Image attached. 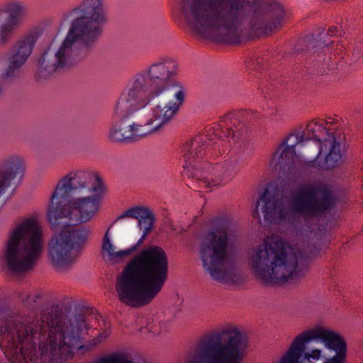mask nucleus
<instances>
[{
  "mask_svg": "<svg viewBox=\"0 0 363 363\" xmlns=\"http://www.w3.org/2000/svg\"><path fill=\"white\" fill-rule=\"evenodd\" d=\"M82 315L62 321L44 313L39 320L18 313L0 319V348L10 363H62L74 352H88L105 342L111 325L104 323L99 334L80 345L81 335L92 328Z\"/></svg>",
  "mask_w": 363,
  "mask_h": 363,
  "instance_id": "obj_1",
  "label": "nucleus"
},
{
  "mask_svg": "<svg viewBox=\"0 0 363 363\" xmlns=\"http://www.w3.org/2000/svg\"><path fill=\"white\" fill-rule=\"evenodd\" d=\"M104 192L101 179L93 172H71L57 184L48 209L55 231L48 243V257L56 269L65 270L78 261L89 230L74 225L96 216Z\"/></svg>",
  "mask_w": 363,
  "mask_h": 363,
  "instance_id": "obj_2",
  "label": "nucleus"
},
{
  "mask_svg": "<svg viewBox=\"0 0 363 363\" xmlns=\"http://www.w3.org/2000/svg\"><path fill=\"white\" fill-rule=\"evenodd\" d=\"M179 7L186 23L195 31L230 44L240 41L248 8L253 11L251 29L258 37L277 28L284 16L279 3L264 8L255 0H179Z\"/></svg>",
  "mask_w": 363,
  "mask_h": 363,
  "instance_id": "obj_3",
  "label": "nucleus"
},
{
  "mask_svg": "<svg viewBox=\"0 0 363 363\" xmlns=\"http://www.w3.org/2000/svg\"><path fill=\"white\" fill-rule=\"evenodd\" d=\"M104 0H82L72 11L66 37L55 52L47 50L38 62V74L45 77L60 68L77 64L80 60L79 45L88 47L101 36L106 21Z\"/></svg>",
  "mask_w": 363,
  "mask_h": 363,
  "instance_id": "obj_4",
  "label": "nucleus"
},
{
  "mask_svg": "<svg viewBox=\"0 0 363 363\" xmlns=\"http://www.w3.org/2000/svg\"><path fill=\"white\" fill-rule=\"evenodd\" d=\"M259 201L264 203L262 208L264 218L268 223H294L298 216L305 219L316 218L330 212L336 204V199L331 188L325 184L303 183L291 193L289 204H284L281 196L271 195L268 188L257 201L252 213L258 218Z\"/></svg>",
  "mask_w": 363,
  "mask_h": 363,
  "instance_id": "obj_5",
  "label": "nucleus"
},
{
  "mask_svg": "<svg viewBox=\"0 0 363 363\" xmlns=\"http://www.w3.org/2000/svg\"><path fill=\"white\" fill-rule=\"evenodd\" d=\"M247 259L253 274L264 286L296 284L303 277L294 248L281 239L264 240L249 250Z\"/></svg>",
  "mask_w": 363,
  "mask_h": 363,
  "instance_id": "obj_6",
  "label": "nucleus"
},
{
  "mask_svg": "<svg viewBox=\"0 0 363 363\" xmlns=\"http://www.w3.org/2000/svg\"><path fill=\"white\" fill-rule=\"evenodd\" d=\"M119 300L130 306L150 303L159 291V247L143 249L133 257L116 286Z\"/></svg>",
  "mask_w": 363,
  "mask_h": 363,
  "instance_id": "obj_7",
  "label": "nucleus"
},
{
  "mask_svg": "<svg viewBox=\"0 0 363 363\" xmlns=\"http://www.w3.org/2000/svg\"><path fill=\"white\" fill-rule=\"evenodd\" d=\"M347 343L337 332L316 326L298 335L279 363H346Z\"/></svg>",
  "mask_w": 363,
  "mask_h": 363,
  "instance_id": "obj_8",
  "label": "nucleus"
},
{
  "mask_svg": "<svg viewBox=\"0 0 363 363\" xmlns=\"http://www.w3.org/2000/svg\"><path fill=\"white\" fill-rule=\"evenodd\" d=\"M236 225L228 218H217L213 228L204 236L201 243L200 256L205 269L211 278L219 282L238 284L242 281L240 269L233 256L228 253L230 237Z\"/></svg>",
  "mask_w": 363,
  "mask_h": 363,
  "instance_id": "obj_9",
  "label": "nucleus"
},
{
  "mask_svg": "<svg viewBox=\"0 0 363 363\" xmlns=\"http://www.w3.org/2000/svg\"><path fill=\"white\" fill-rule=\"evenodd\" d=\"M44 249L43 231L35 216L23 218L8 234L2 251L3 264L19 274L32 270Z\"/></svg>",
  "mask_w": 363,
  "mask_h": 363,
  "instance_id": "obj_10",
  "label": "nucleus"
},
{
  "mask_svg": "<svg viewBox=\"0 0 363 363\" xmlns=\"http://www.w3.org/2000/svg\"><path fill=\"white\" fill-rule=\"evenodd\" d=\"M247 347L246 335L233 325L202 336L184 363H241Z\"/></svg>",
  "mask_w": 363,
  "mask_h": 363,
  "instance_id": "obj_11",
  "label": "nucleus"
},
{
  "mask_svg": "<svg viewBox=\"0 0 363 363\" xmlns=\"http://www.w3.org/2000/svg\"><path fill=\"white\" fill-rule=\"evenodd\" d=\"M213 133L206 130V134H198L193 138L186 141L183 145L182 152L184 164L182 174L192 181L188 186L197 191H201L210 184V179L203 175L206 169V163L212 155V151L218 150L221 140L213 137Z\"/></svg>",
  "mask_w": 363,
  "mask_h": 363,
  "instance_id": "obj_12",
  "label": "nucleus"
},
{
  "mask_svg": "<svg viewBox=\"0 0 363 363\" xmlns=\"http://www.w3.org/2000/svg\"><path fill=\"white\" fill-rule=\"evenodd\" d=\"M158 96L159 65L155 63L134 78L128 89L119 97L114 115L120 119L126 118L151 104Z\"/></svg>",
  "mask_w": 363,
  "mask_h": 363,
  "instance_id": "obj_13",
  "label": "nucleus"
},
{
  "mask_svg": "<svg viewBox=\"0 0 363 363\" xmlns=\"http://www.w3.org/2000/svg\"><path fill=\"white\" fill-rule=\"evenodd\" d=\"M328 136L329 132L323 124L315 121L308 123L302 133H291L282 140L270 161V167L274 170H279L283 174L291 173L294 167V158L296 155L295 147L298 145H304L305 143L315 140L318 143V156L323 152V143L320 138V133Z\"/></svg>",
  "mask_w": 363,
  "mask_h": 363,
  "instance_id": "obj_14",
  "label": "nucleus"
},
{
  "mask_svg": "<svg viewBox=\"0 0 363 363\" xmlns=\"http://www.w3.org/2000/svg\"><path fill=\"white\" fill-rule=\"evenodd\" d=\"M40 35L41 31L38 28L33 29L13 45L9 57V65L2 74L4 78L12 77L26 62Z\"/></svg>",
  "mask_w": 363,
  "mask_h": 363,
  "instance_id": "obj_15",
  "label": "nucleus"
},
{
  "mask_svg": "<svg viewBox=\"0 0 363 363\" xmlns=\"http://www.w3.org/2000/svg\"><path fill=\"white\" fill-rule=\"evenodd\" d=\"M26 12V4L21 0H8L0 6V45L10 40Z\"/></svg>",
  "mask_w": 363,
  "mask_h": 363,
  "instance_id": "obj_16",
  "label": "nucleus"
},
{
  "mask_svg": "<svg viewBox=\"0 0 363 363\" xmlns=\"http://www.w3.org/2000/svg\"><path fill=\"white\" fill-rule=\"evenodd\" d=\"M177 70L178 64L174 57L167 55L160 57V95L163 99H168L173 91L184 89L177 79Z\"/></svg>",
  "mask_w": 363,
  "mask_h": 363,
  "instance_id": "obj_17",
  "label": "nucleus"
},
{
  "mask_svg": "<svg viewBox=\"0 0 363 363\" xmlns=\"http://www.w3.org/2000/svg\"><path fill=\"white\" fill-rule=\"evenodd\" d=\"M159 130V106H155L145 116V123L140 125L133 123L125 125L123 133L126 143L139 141L143 138L150 136Z\"/></svg>",
  "mask_w": 363,
  "mask_h": 363,
  "instance_id": "obj_18",
  "label": "nucleus"
},
{
  "mask_svg": "<svg viewBox=\"0 0 363 363\" xmlns=\"http://www.w3.org/2000/svg\"><path fill=\"white\" fill-rule=\"evenodd\" d=\"M242 125L240 122L239 114L237 113H228L223 116L217 123L208 128L209 132H213V137L220 138L221 143L225 139H238L241 135Z\"/></svg>",
  "mask_w": 363,
  "mask_h": 363,
  "instance_id": "obj_19",
  "label": "nucleus"
},
{
  "mask_svg": "<svg viewBox=\"0 0 363 363\" xmlns=\"http://www.w3.org/2000/svg\"><path fill=\"white\" fill-rule=\"evenodd\" d=\"M129 218L138 220L137 226L143 230V235L138 240L137 245L142 244L146 236L150 233L154 226L155 217L150 208L143 206H135L124 211L118 216L116 221Z\"/></svg>",
  "mask_w": 363,
  "mask_h": 363,
  "instance_id": "obj_20",
  "label": "nucleus"
},
{
  "mask_svg": "<svg viewBox=\"0 0 363 363\" xmlns=\"http://www.w3.org/2000/svg\"><path fill=\"white\" fill-rule=\"evenodd\" d=\"M23 173L21 158L11 156L0 162V196L10 186L11 182L18 178L20 180Z\"/></svg>",
  "mask_w": 363,
  "mask_h": 363,
  "instance_id": "obj_21",
  "label": "nucleus"
},
{
  "mask_svg": "<svg viewBox=\"0 0 363 363\" xmlns=\"http://www.w3.org/2000/svg\"><path fill=\"white\" fill-rule=\"evenodd\" d=\"M238 160L236 157H230L222 163L212 166L206 163V169L203 171V175L210 179V184L216 186L219 184L218 180L230 179L236 173ZM211 186L209 184L206 189Z\"/></svg>",
  "mask_w": 363,
  "mask_h": 363,
  "instance_id": "obj_22",
  "label": "nucleus"
},
{
  "mask_svg": "<svg viewBox=\"0 0 363 363\" xmlns=\"http://www.w3.org/2000/svg\"><path fill=\"white\" fill-rule=\"evenodd\" d=\"M328 138L323 140V145L326 147L329 146V152L325 155L324 161L319 160L320 155L315 156L314 160L310 162L312 167H317L321 169H330L339 164L341 160V154L340 152V143L336 140L333 133L326 132Z\"/></svg>",
  "mask_w": 363,
  "mask_h": 363,
  "instance_id": "obj_23",
  "label": "nucleus"
},
{
  "mask_svg": "<svg viewBox=\"0 0 363 363\" xmlns=\"http://www.w3.org/2000/svg\"><path fill=\"white\" fill-rule=\"evenodd\" d=\"M172 93L167 99L160 96V101L165 104L160 110V129L174 118L184 101V89L180 88Z\"/></svg>",
  "mask_w": 363,
  "mask_h": 363,
  "instance_id": "obj_24",
  "label": "nucleus"
},
{
  "mask_svg": "<svg viewBox=\"0 0 363 363\" xmlns=\"http://www.w3.org/2000/svg\"><path fill=\"white\" fill-rule=\"evenodd\" d=\"M336 62L333 60L331 53L326 54L320 52L313 63L314 72L318 75L328 74L329 72L335 69Z\"/></svg>",
  "mask_w": 363,
  "mask_h": 363,
  "instance_id": "obj_25",
  "label": "nucleus"
},
{
  "mask_svg": "<svg viewBox=\"0 0 363 363\" xmlns=\"http://www.w3.org/2000/svg\"><path fill=\"white\" fill-rule=\"evenodd\" d=\"M135 247L136 246H135L133 249L116 251L115 246L111 240L109 236V229H108L104 235L102 242V254L104 257H106L110 259H113L129 255L132 251L135 249Z\"/></svg>",
  "mask_w": 363,
  "mask_h": 363,
  "instance_id": "obj_26",
  "label": "nucleus"
},
{
  "mask_svg": "<svg viewBox=\"0 0 363 363\" xmlns=\"http://www.w3.org/2000/svg\"><path fill=\"white\" fill-rule=\"evenodd\" d=\"M168 274V260L165 252L160 248V286L162 288L164 282L167 279Z\"/></svg>",
  "mask_w": 363,
  "mask_h": 363,
  "instance_id": "obj_27",
  "label": "nucleus"
},
{
  "mask_svg": "<svg viewBox=\"0 0 363 363\" xmlns=\"http://www.w3.org/2000/svg\"><path fill=\"white\" fill-rule=\"evenodd\" d=\"M124 130L125 125L123 124L113 125L108 133L109 140L116 143H126Z\"/></svg>",
  "mask_w": 363,
  "mask_h": 363,
  "instance_id": "obj_28",
  "label": "nucleus"
},
{
  "mask_svg": "<svg viewBox=\"0 0 363 363\" xmlns=\"http://www.w3.org/2000/svg\"><path fill=\"white\" fill-rule=\"evenodd\" d=\"M171 300L173 301L171 307L168 308V313H169V317H168V320H172L174 318H177L178 315L182 311L181 303L182 300H181L177 294H174L172 296ZM167 311H164L163 313L166 315Z\"/></svg>",
  "mask_w": 363,
  "mask_h": 363,
  "instance_id": "obj_29",
  "label": "nucleus"
},
{
  "mask_svg": "<svg viewBox=\"0 0 363 363\" xmlns=\"http://www.w3.org/2000/svg\"><path fill=\"white\" fill-rule=\"evenodd\" d=\"M96 363H133L127 359L124 356L118 354H113L104 357L97 361Z\"/></svg>",
  "mask_w": 363,
  "mask_h": 363,
  "instance_id": "obj_30",
  "label": "nucleus"
},
{
  "mask_svg": "<svg viewBox=\"0 0 363 363\" xmlns=\"http://www.w3.org/2000/svg\"><path fill=\"white\" fill-rule=\"evenodd\" d=\"M322 351L320 349H313L311 352H306L302 354L301 357V361L303 363L304 360L310 361L311 359L318 360L320 359L321 356Z\"/></svg>",
  "mask_w": 363,
  "mask_h": 363,
  "instance_id": "obj_31",
  "label": "nucleus"
},
{
  "mask_svg": "<svg viewBox=\"0 0 363 363\" xmlns=\"http://www.w3.org/2000/svg\"><path fill=\"white\" fill-rule=\"evenodd\" d=\"M306 42V40H305ZM308 44L304 45L307 48V49H309L311 48H313L316 44V42L314 40H307ZM303 45L298 44L296 45L294 48V52L295 53H300L304 50L303 48Z\"/></svg>",
  "mask_w": 363,
  "mask_h": 363,
  "instance_id": "obj_32",
  "label": "nucleus"
},
{
  "mask_svg": "<svg viewBox=\"0 0 363 363\" xmlns=\"http://www.w3.org/2000/svg\"><path fill=\"white\" fill-rule=\"evenodd\" d=\"M160 216H162L164 218L162 219V228H171L172 229V225L170 219L167 216V213H166V211L164 209L162 210V212L160 211Z\"/></svg>",
  "mask_w": 363,
  "mask_h": 363,
  "instance_id": "obj_33",
  "label": "nucleus"
},
{
  "mask_svg": "<svg viewBox=\"0 0 363 363\" xmlns=\"http://www.w3.org/2000/svg\"><path fill=\"white\" fill-rule=\"evenodd\" d=\"M340 33V30H339ZM338 33V28L337 26H331L328 30V35L333 36Z\"/></svg>",
  "mask_w": 363,
  "mask_h": 363,
  "instance_id": "obj_34",
  "label": "nucleus"
},
{
  "mask_svg": "<svg viewBox=\"0 0 363 363\" xmlns=\"http://www.w3.org/2000/svg\"><path fill=\"white\" fill-rule=\"evenodd\" d=\"M320 45L321 47H323V46H328V44H325V42H323V43H320Z\"/></svg>",
  "mask_w": 363,
  "mask_h": 363,
  "instance_id": "obj_35",
  "label": "nucleus"
},
{
  "mask_svg": "<svg viewBox=\"0 0 363 363\" xmlns=\"http://www.w3.org/2000/svg\"><path fill=\"white\" fill-rule=\"evenodd\" d=\"M333 123V121H325V123L328 124V123Z\"/></svg>",
  "mask_w": 363,
  "mask_h": 363,
  "instance_id": "obj_36",
  "label": "nucleus"
}]
</instances>
